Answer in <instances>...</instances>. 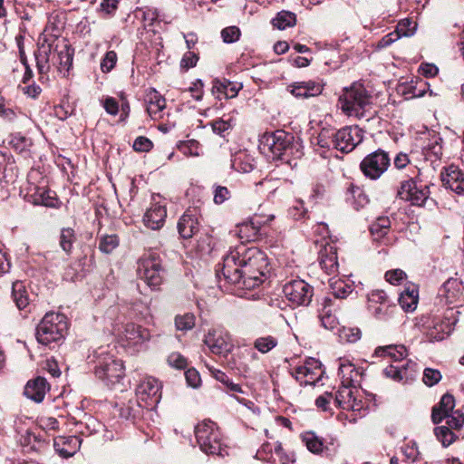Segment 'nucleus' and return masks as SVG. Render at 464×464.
I'll use <instances>...</instances> for the list:
<instances>
[{
	"mask_svg": "<svg viewBox=\"0 0 464 464\" xmlns=\"http://www.w3.org/2000/svg\"><path fill=\"white\" fill-rule=\"evenodd\" d=\"M231 168L237 172L248 173L254 169V160L246 151H237L232 155Z\"/></svg>",
	"mask_w": 464,
	"mask_h": 464,
	"instance_id": "38",
	"label": "nucleus"
},
{
	"mask_svg": "<svg viewBox=\"0 0 464 464\" xmlns=\"http://www.w3.org/2000/svg\"><path fill=\"white\" fill-rule=\"evenodd\" d=\"M283 292L287 300L296 306H307L314 295V287L302 279H295L284 285Z\"/></svg>",
	"mask_w": 464,
	"mask_h": 464,
	"instance_id": "10",
	"label": "nucleus"
},
{
	"mask_svg": "<svg viewBox=\"0 0 464 464\" xmlns=\"http://www.w3.org/2000/svg\"><path fill=\"white\" fill-rule=\"evenodd\" d=\"M119 245V239L116 235H107L101 238L99 248L102 252L111 253Z\"/></svg>",
	"mask_w": 464,
	"mask_h": 464,
	"instance_id": "58",
	"label": "nucleus"
},
{
	"mask_svg": "<svg viewBox=\"0 0 464 464\" xmlns=\"http://www.w3.org/2000/svg\"><path fill=\"white\" fill-rule=\"evenodd\" d=\"M53 52L50 44H42L35 53L36 66L40 74H45L49 72Z\"/></svg>",
	"mask_w": 464,
	"mask_h": 464,
	"instance_id": "32",
	"label": "nucleus"
},
{
	"mask_svg": "<svg viewBox=\"0 0 464 464\" xmlns=\"http://www.w3.org/2000/svg\"><path fill=\"white\" fill-rule=\"evenodd\" d=\"M455 399L452 395L444 394L440 402L433 407L431 413V420L435 424L440 423L445 417L450 412L454 411Z\"/></svg>",
	"mask_w": 464,
	"mask_h": 464,
	"instance_id": "28",
	"label": "nucleus"
},
{
	"mask_svg": "<svg viewBox=\"0 0 464 464\" xmlns=\"http://www.w3.org/2000/svg\"><path fill=\"white\" fill-rule=\"evenodd\" d=\"M204 343L212 353L224 357L234 348L229 334L222 329L209 330L205 336Z\"/></svg>",
	"mask_w": 464,
	"mask_h": 464,
	"instance_id": "13",
	"label": "nucleus"
},
{
	"mask_svg": "<svg viewBox=\"0 0 464 464\" xmlns=\"http://www.w3.org/2000/svg\"><path fill=\"white\" fill-rule=\"evenodd\" d=\"M362 140V130L358 127H344L335 130L334 149L342 152L352 151Z\"/></svg>",
	"mask_w": 464,
	"mask_h": 464,
	"instance_id": "16",
	"label": "nucleus"
},
{
	"mask_svg": "<svg viewBox=\"0 0 464 464\" xmlns=\"http://www.w3.org/2000/svg\"><path fill=\"white\" fill-rule=\"evenodd\" d=\"M390 165L389 154L382 150H377L362 160L360 169L366 178L375 180L388 169Z\"/></svg>",
	"mask_w": 464,
	"mask_h": 464,
	"instance_id": "9",
	"label": "nucleus"
},
{
	"mask_svg": "<svg viewBox=\"0 0 464 464\" xmlns=\"http://www.w3.org/2000/svg\"><path fill=\"white\" fill-rule=\"evenodd\" d=\"M147 112L154 120L163 117V110L166 107L165 99L155 90L150 91L147 95Z\"/></svg>",
	"mask_w": 464,
	"mask_h": 464,
	"instance_id": "29",
	"label": "nucleus"
},
{
	"mask_svg": "<svg viewBox=\"0 0 464 464\" xmlns=\"http://www.w3.org/2000/svg\"><path fill=\"white\" fill-rule=\"evenodd\" d=\"M241 88V83L232 82L225 79H216L213 82L212 92L214 94H217V98L219 100L221 99V95L226 99H229L236 97Z\"/></svg>",
	"mask_w": 464,
	"mask_h": 464,
	"instance_id": "30",
	"label": "nucleus"
},
{
	"mask_svg": "<svg viewBox=\"0 0 464 464\" xmlns=\"http://www.w3.org/2000/svg\"><path fill=\"white\" fill-rule=\"evenodd\" d=\"M248 263H219L216 269L218 277L223 276L226 282L235 286V294L239 297L256 300L259 298L258 292L247 293V290H255L267 279L264 271H254L246 274L243 270Z\"/></svg>",
	"mask_w": 464,
	"mask_h": 464,
	"instance_id": "1",
	"label": "nucleus"
},
{
	"mask_svg": "<svg viewBox=\"0 0 464 464\" xmlns=\"http://www.w3.org/2000/svg\"><path fill=\"white\" fill-rule=\"evenodd\" d=\"M459 314L454 307H447L445 310L436 308L430 314L416 317L414 324L430 342H439L451 334L459 320Z\"/></svg>",
	"mask_w": 464,
	"mask_h": 464,
	"instance_id": "2",
	"label": "nucleus"
},
{
	"mask_svg": "<svg viewBox=\"0 0 464 464\" xmlns=\"http://www.w3.org/2000/svg\"><path fill=\"white\" fill-rule=\"evenodd\" d=\"M290 92L296 98L317 96L323 92V85L314 81L299 82L288 87Z\"/></svg>",
	"mask_w": 464,
	"mask_h": 464,
	"instance_id": "26",
	"label": "nucleus"
},
{
	"mask_svg": "<svg viewBox=\"0 0 464 464\" xmlns=\"http://www.w3.org/2000/svg\"><path fill=\"white\" fill-rule=\"evenodd\" d=\"M78 426L79 431L86 436L96 433L102 428V424L97 419L92 416L86 417L85 421H81Z\"/></svg>",
	"mask_w": 464,
	"mask_h": 464,
	"instance_id": "52",
	"label": "nucleus"
},
{
	"mask_svg": "<svg viewBox=\"0 0 464 464\" xmlns=\"http://www.w3.org/2000/svg\"><path fill=\"white\" fill-rule=\"evenodd\" d=\"M372 96L362 83L346 88L339 98L343 111L349 117L362 119L372 104Z\"/></svg>",
	"mask_w": 464,
	"mask_h": 464,
	"instance_id": "4",
	"label": "nucleus"
},
{
	"mask_svg": "<svg viewBox=\"0 0 464 464\" xmlns=\"http://www.w3.org/2000/svg\"><path fill=\"white\" fill-rule=\"evenodd\" d=\"M396 309L392 301L384 302L382 304L368 307L371 314L378 320H387L392 316Z\"/></svg>",
	"mask_w": 464,
	"mask_h": 464,
	"instance_id": "45",
	"label": "nucleus"
},
{
	"mask_svg": "<svg viewBox=\"0 0 464 464\" xmlns=\"http://www.w3.org/2000/svg\"><path fill=\"white\" fill-rule=\"evenodd\" d=\"M374 354L382 357H389L394 362H399L406 357L407 350L403 345L380 346L375 349Z\"/></svg>",
	"mask_w": 464,
	"mask_h": 464,
	"instance_id": "39",
	"label": "nucleus"
},
{
	"mask_svg": "<svg viewBox=\"0 0 464 464\" xmlns=\"http://www.w3.org/2000/svg\"><path fill=\"white\" fill-rule=\"evenodd\" d=\"M179 150L186 156L198 157L200 155L199 143L195 140L180 142Z\"/></svg>",
	"mask_w": 464,
	"mask_h": 464,
	"instance_id": "55",
	"label": "nucleus"
},
{
	"mask_svg": "<svg viewBox=\"0 0 464 464\" xmlns=\"http://www.w3.org/2000/svg\"><path fill=\"white\" fill-rule=\"evenodd\" d=\"M81 440L76 436L60 437L54 440L53 447L63 458L72 457L80 448Z\"/></svg>",
	"mask_w": 464,
	"mask_h": 464,
	"instance_id": "27",
	"label": "nucleus"
},
{
	"mask_svg": "<svg viewBox=\"0 0 464 464\" xmlns=\"http://www.w3.org/2000/svg\"><path fill=\"white\" fill-rule=\"evenodd\" d=\"M138 276L148 285L157 287L162 283V268L160 263H141Z\"/></svg>",
	"mask_w": 464,
	"mask_h": 464,
	"instance_id": "21",
	"label": "nucleus"
},
{
	"mask_svg": "<svg viewBox=\"0 0 464 464\" xmlns=\"http://www.w3.org/2000/svg\"><path fill=\"white\" fill-rule=\"evenodd\" d=\"M322 374L321 363L314 358L308 359L303 365L295 367L292 372V376L301 385H315Z\"/></svg>",
	"mask_w": 464,
	"mask_h": 464,
	"instance_id": "15",
	"label": "nucleus"
},
{
	"mask_svg": "<svg viewBox=\"0 0 464 464\" xmlns=\"http://www.w3.org/2000/svg\"><path fill=\"white\" fill-rule=\"evenodd\" d=\"M338 370L339 376L341 378V383L346 385H355L358 382L360 372L348 359H339Z\"/></svg>",
	"mask_w": 464,
	"mask_h": 464,
	"instance_id": "31",
	"label": "nucleus"
},
{
	"mask_svg": "<svg viewBox=\"0 0 464 464\" xmlns=\"http://www.w3.org/2000/svg\"><path fill=\"white\" fill-rule=\"evenodd\" d=\"M208 370L211 372L212 376L217 381L225 384L229 391L238 392V393L243 392L241 386L237 383H234L224 372L215 369L213 367H208Z\"/></svg>",
	"mask_w": 464,
	"mask_h": 464,
	"instance_id": "50",
	"label": "nucleus"
},
{
	"mask_svg": "<svg viewBox=\"0 0 464 464\" xmlns=\"http://www.w3.org/2000/svg\"><path fill=\"white\" fill-rule=\"evenodd\" d=\"M434 434L439 441L441 442L442 446L448 447L452 444L458 438L455 433V430L446 426L441 425L438 426L434 429Z\"/></svg>",
	"mask_w": 464,
	"mask_h": 464,
	"instance_id": "46",
	"label": "nucleus"
},
{
	"mask_svg": "<svg viewBox=\"0 0 464 464\" xmlns=\"http://www.w3.org/2000/svg\"><path fill=\"white\" fill-rule=\"evenodd\" d=\"M399 304L405 312L416 309L419 301V291L415 285L406 287L398 298Z\"/></svg>",
	"mask_w": 464,
	"mask_h": 464,
	"instance_id": "37",
	"label": "nucleus"
},
{
	"mask_svg": "<svg viewBox=\"0 0 464 464\" xmlns=\"http://www.w3.org/2000/svg\"><path fill=\"white\" fill-rule=\"evenodd\" d=\"M419 372L420 368L417 362L411 360L407 361V362L401 366L391 364L383 370V373L387 378L395 382H403L414 380Z\"/></svg>",
	"mask_w": 464,
	"mask_h": 464,
	"instance_id": "18",
	"label": "nucleus"
},
{
	"mask_svg": "<svg viewBox=\"0 0 464 464\" xmlns=\"http://www.w3.org/2000/svg\"><path fill=\"white\" fill-rule=\"evenodd\" d=\"M429 188H418L415 181L411 179L401 183L398 190V196L406 201H410L412 205L422 206L429 198Z\"/></svg>",
	"mask_w": 464,
	"mask_h": 464,
	"instance_id": "17",
	"label": "nucleus"
},
{
	"mask_svg": "<svg viewBox=\"0 0 464 464\" xmlns=\"http://www.w3.org/2000/svg\"><path fill=\"white\" fill-rule=\"evenodd\" d=\"M161 385L153 377L144 378L136 388V396L140 407L154 409L161 399Z\"/></svg>",
	"mask_w": 464,
	"mask_h": 464,
	"instance_id": "8",
	"label": "nucleus"
},
{
	"mask_svg": "<svg viewBox=\"0 0 464 464\" xmlns=\"http://www.w3.org/2000/svg\"><path fill=\"white\" fill-rule=\"evenodd\" d=\"M278 343L277 338L273 335L260 336L254 342V347L261 353H267Z\"/></svg>",
	"mask_w": 464,
	"mask_h": 464,
	"instance_id": "51",
	"label": "nucleus"
},
{
	"mask_svg": "<svg viewBox=\"0 0 464 464\" xmlns=\"http://www.w3.org/2000/svg\"><path fill=\"white\" fill-rule=\"evenodd\" d=\"M335 141V130L324 128L317 137V143L322 148H334Z\"/></svg>",
	"mask_w": 464,
	"mask_h": 464,
	"instance_id": "53",
	"label": "nucleus"
},
{
	"mask_svg": "<svg viewBox=\"0 0 464 464\" xmlns=\"http://www.w3.org/2000/svg\"><path fill=\"white\" fill-rule=\"evenodd\" d=\"M195 435L200 450L206 454L221 455L224 442L217 424L203 420L195 427Z\"/></svg>",
	"mask_w": 464,
	"mask_h": 464,
	"instance_id": "7",
	"label": "nucleus"
},
{
	"mask_svg": "<svg viewBox=\"0 0 464 464\" xmlns=\"http://www.w3.org/2000/svg\"><path fill=\"white\" fill-rule=\"evenodd\" d=\"M444 420H446V426L455 430H460L464 425V414L459 410L448 414Z\"/></svg>",
	"mask_w": 464,
	"mask_h": 464,
	"instance_id": "56",
	"label": "nucleus"
},
{
	"mask_svg": "<svg viewBox=\"0 0 464 464\" xmlns=\"http://www.w3.org/2000/svg\"><path fill=\"white\" fill-rule=\"evenodd\" d=\"M441 138L434 136L425 148V156L430 161L440 160L442 156Z\"/></svg>",
	"mask_w": 464,
	"mask_h": 464,
	"instance_id": "47",
	"label": "nucleus"
},
{
	"mask_svg": "<svg viewBox=\"0 0 464 464\" xmlns=\"http://www.w3.org/2000/svg\"><path fill=\"white\" fill-rule=\"evenodd\" d=\"M318 247V261H337V248L329 242L316 241Z\"/></svg>",
	"mask_w": 464,
	"mask_h": 464,
	"instance_id": "44",
	"label": "nucleus"
},
{
	"mask_svg": "<svg viewBox=\"0 0 464 464\" xmlns=\"http://www.w3.org/2000/svg\"><path fill=\"white\" fill-rule=\"evenodd\" d=\"M328 281L332 294L335 298H346L353 292V285L341 277L332 276Z\"/></svg>",
	"mask_w": 464,
	"mask_h": 464,
	"instance_id": "41",
	"label": "nucleus"
},
{
	"mask_svg": "<svg viewBox=\"0 0 464 464\" xmlns=\"http://www.w3.org/2000/svg\"><path fill=\"white\" fill-rule=\"evenodd\" d=\"M72 58L73 51L67 44H63L59 50L56 49V54L53 55L52 64L63 76H66L72 65Z\"/></svg>",
	"mask_w": 464,
	"mask_h": 464,
	"instance_id": "23",
	"label": "nucleus"
},
{
	"mask_svg": "<svg viewBox=\"0 0 464 464\" xmlns=\"http://www.w3.org/2000/svg\"><path fill=\"white\" fill-rule=\"evenodd\" d=\"M266 255L257 247H246L241 245L231 251L223 261H266Z\"/></svg>",
	"mask_w": 464,
	"mask_h": 464,
	"instance_id": "22",
	"label": "nucleus"
},
{
	"mask_svg": "<svg viewBox=\"0 0 464 464\" xmlns=\"http://www.w3.org/2000/svg\"><path fill=\"white\" fill-rule=\"evenodd\" d=\"M175 327L178 331L187 332L194 328L196 317L192 313L178 314L175 316Z\"/></svg>",
	"mask_w": 464,
	"mask_h": 464,
	"instance_id": "49",
	"label": "nucleus"
},
{
	"mask_svg": "<svg viewBox=\"0 0 464 464\" xmlns=\"http://www.w3.org/2000/svg\"><path fill=\"white\" fill-rule=\"evenodd\" d=\"M274 216H269L266 219L262 217L254 216L251 218L242 222L237 226L238 237L246 242H255L260 240L264 234L261 230L262 227L271 221Z\"/></svg>",
	"mask_w": 464,
	"mask_h": 464,
	"instance_id": "14",
	"label": "nucleus"
},
{
	"mask_svg": "<svg viewBox=\"0 0 464 464\" xmlns=\"http://www.w3.org/2000/svg\"><path fill=\"white\" fill-rule=\"evenodd\" d=\"M391 229V221L388 217H379L370 227L371 234L374 240L390 243L386 237Z\"/></svg>",
	"mask_w": 464,
	"mask_h": 464,
	"instance_id": "36",
	"label": "nucleus"
},
{
	"mask_svg": "<svg viewBox=\"0 0 464 464\" xmlns=\"http://www.w3.org/2000/svg\"><path fill=\"white\" fill-rule=\"evenodd\" d=\"M198 229V219L189 212L184 213L178 222V230L183 238H191Z\"/></svg>",
	"mask_w": 464,
	"mask_h": 464,
	"instance_id": "33",
	"label": "nucleus"
},
{
	"mask_svg": "<svg viewBox=\"0 0 464 464\" xmlns=\"http://www.w3.org/2000/svg\"><path fill=\"white\" fill-rule=\"evenodd\" d=\"M213 196L214 203L221 205L230 198L231 193L227 187L217 185L214 186Z\"/></svg>",
	"mask_w": 464,
	"mask_h": 464,
	"instance_id": "61",
	"label": "nucleus"
},
{
	"mask_svg": "<svg viewBox=\"0 0 464 464\" xmlns=\"http://www.w3.org/2000/svg\"><path fill=\"white\" fill-rule=\"evenodd\" d=\"M355 385H346L341 383V386L334 396V403L336 406L343 410H356L359 404L356 402L354 396Z\"/></svg>",
	"mask_w": 464,
	"mask_h": 464,
	"instance_id": "25",
	"label": "nucleus"
},
{
	"mask_svg": "<svg viewBox=\"0 0 464 464\" xmlns=\"http://www.w3.org/2000/svg\"><path fill=\"white\" fill-rule=\"evenodd\" d=\"M12 295L14 301L19 309H24L28 305V295L21 282L17 281L13 283Z\"/></svg>",
	"mask_w": 464,
	"mask_h": 464,
	"instance_id": "48",
	"label": "nucleus"
},
{
	"mask_svg": "<svg viewBox=\"0 0 464 464\" xmlns=\"http://www.w3.org/2000/svg\"><path fill=\"white\" fill-rule=\"evenodd\" d=\"M322 309L319 314L321 325L327 330H334L337 328L339 322L335 315L332 314L331 306L333 300L330 297H324L321 303Z\"/></svg>",
	"mask_w": 464,
	"mask_h": 464,
	"instance_id": "34",
	"label": "nucleus"
},
{
	"mask_svg": "<svg viewBox=\"0 0 464 464\" xmlns=\"http://www.w3.org/2000/svg\"><path fill=\"white\" fill-rule=\"evenodd\" d=\"M294 136L282 130L265 133L260 140V148L265 153H271L274 159L289 160V157L300 154L293 143Z\"/></svg>",
	"mask_w": 464,
	"mask_h": 464,
	"instance_id": "5",
	"label": "nucleus"
},
{
	"mask_svg": "<svg viewBox=\"0 0 464 464\" xmlns=\"http://www.w3.org/2000/svg\"><path fill=\"white\" fill-rule=\"evenodd\" d=\"M429 88V83L423 80L417 78L400 86L401 92L408 99L418 98L423 96Z\"/></svg>",
	"mask_w": 464,
	"mask_h": 464,
	"instance_id": "35",
	"label": "nucleus"
},
{
	"mask_svg": "<svg viewBox=\"0 0 464 464\" xmlns=\"http://www.w3.org/2000/svg\"><path fill=\"white\" fill-rule=\"evenodd\" d=\"M150 337L149 329L133 323L125 324L121 335L124 345L132 349L133 352H140L146 348Z\"/></svg>",
	"mask_w": 464,
	"mask_h": 464,
	"instance_id": "12",
	"label": "nucleus"
},
{
	"mask_svg": "<svg viewBox=\"0 0 464 464\" xmlns=\"http://www.w3.org/2000/svg\"><path fill=\"white\" fill-rule=\"evenodd\" d=\"M9 144L11 147L18 152H23L31 146V141L21 134L12 135Z\"/></svg>",
	"mask_w": 464,
	"mask_h": 464,
	"instance_id": "59",
	"label": "nucleus"
},
{
	"mask_svg": "<svg viewBox=\"0 0 464 464\" xmlns=\"http://www.w3.org/2000/svg\"><path fill=\"white\" fill-rule=\"evenodd\" d=\"M89 359V362L93 364L95 376L108 387L113 388L123 380V362L111 353L109 346L99 347Z\"/></svg>",
	"mask_w": 464,
	"mask_h": 464,
	"instance_id": "3",
	"label": "nucleus"
},
{
	"mask_svg": "<svg viewBox=\"0 0 464 464\" xmlns=\"http://www.w3.org/2000/svg\"><path fill=\"white\" fill-rule=\"evenodd\" d=\"M368 300V307L382 304V303H386L391 301L386 295V293L382 290H373L367 295Z\"/></svg>",
	"mask_w": 464,
	"mask_h": 464,
	"instance_id": "63",
	"label": "nucleus"
},
{
	"mask_svg": "<svg viewBox=\"0 0 464 464\" xmlns=\"http://www.w3.org/2000/svg\"><path fill=\"white\" fill-rule=\"evenodd\" d=\"M302 441L307 450L314 454H320L324 450V440L314 431H305L301 435Z\"/></svg>",
	"mask_w": 464,
	"mask_h": 464,
	"instance_id": "43",
	"label": "nucleus"
},
{
	"mask_svg": "<svg viewBox=\"0 0 464 464\" xmlns=\"http://www.w3.org/2000/svg\"><path fill=\"white\" fill-rule=\"evenodd\" d=\"M462 295L461 282L458 278H449L439 289L435 299L437 308L445 310L447 307H454L457 310V303Z\"/></svg>",
	"mask_w": 464,
	"mask_h": 464,
	"instance_id": "11",
	"label": "nucleus"
},
{
	"mask_svg": "<svg viewBox=\"0 0 464 464\" xmlns=\"http://www.w3.org/2000/svg\"><path fill=\"white\" fill-rule=\"evenodd\" d=\"M273 26L278 30L293 27L296 24V15L290 11L282 10L271 21Z\"/></svg>",
	"mask_w": 464,
	"mask_h": 464,
	"instance_id": "42",
	"label": "nucleus"
},
{
	"mask_svg": "<svg viewBox=\"0 0 464 464\" xmlns=\"http://www.w3.org/2000/svg\"><path fill=\"white\" fill-rule=\"evenodd\" d=\"M49 389L50 386L44 377H36L26 383L24 394L28 399L39 403L44 401L45 393Z\"/></svg>",
	"mask_w": 464,
	"mask_h": 464,
	"instance_id": "24",
	"label": "nucleus"
},
{
	"mask_svg": "<svg viewBox=\"0 0 464 464\" xmlns=\"http://www.w3.org/2000/svg\"><path fill=\"white\" fill-rule=\"evenodd\" d=\"M68 330L67 317L59 313H47L36 327L35 336L38 343L50 345L64 338Z\"/></svg>",
	"mask_w": 464,
	"mask_h": 464,
	"instance_id": "6",
	"label": "nucleus"
},
{
	"mask_svg": "<svg viewBox=\"0 0 464 464\" xmlns=\"http://www.w3.org/2000/svg\"><path fill=\"white\" fill-rule=\"evenodd\" d=\"M57 198L50 194L49 191H39L35 195L34 204L43 205L45 207H55Z\"/></svg>",
	"mask_w": 464,
	"mask_h": 464,
	"instance_id": "62",
	"label": "nucleus"
},
{
	"mask_svg": "<svg viewBox=\"0 0 464 464\" xmlns=\"http://www.w3.org/2000/svg\"><path fill=\"white\" fill-rule=\"evenodd\" d=\"M75 240V234L73 229L67 227L63 228L60 235V246L65 253H70L72 244Z\"/></svg>",
	"mask_w": 464,
	"mask_h": 464,
	"instance_id": "54",
	"label": "nucleus"
},
{
	"mask_svg": "<svg viewBox=\"0 0 464 464\" xmlns=\"http://www.w3.org/2000/svg\"><path fill=\"white\" fill-rule=\"evenodd\" d=\"M166 217L167 210L165 205L160 201H156V197H152L150 207L143 217L144 225L153 230L160 229L163 227Z\"/></svg>",
	"mask_w": 464,
	"mask_h": 464,
	"instance_id": "19",
	"label": "nucleus"
},
{
	"mask_svg": "<svg viewBox=\"0 0 464 464\" xmlns=\"http://www.w3.org/2000/svg\"><path fill=\"white\" fill-rule=\"evenodd\" d=\"M347 200L353 206L354 209L359 210L369 203V198L363 190L353 184H350L347 190Z\"/></svg>",
	"mask_w": 464,
	"mask_h": 464,
	"instance_id": "40",
	"label": "nucleus"
},
{
	"mask_svg": "<svg viewBox=\"0 0 464 464\" xmlns=\"http://www.w3.org/2000/svg\"><path fill=\"white\" fill-rule=\"evenodd\" d=\"M416 30V23L412 22L410 19L401 20L395 30L396 33H400V37L401 36H411Z\"/></svg>",
	"mask_w": 464,
	"mask_h": 464,
	"instance_id": "64",
	"label": "nucleus"
},
{
	"mask_svg": "<svg viewBox=\"0 0 464 464\" xmlns=\"http://www.w3.org/2000/svg\"><path fill=\"white\" fill-rule=\"evenodd\" d=\"M440 176L442 184L446 188L459 195L464 194V172L457 166L450 165L445 168Z\"/></svg>",
	"mask_w": 464,
	"mask_h": 464,
	"instance_id": "20",
	"label": "nucleus"
},
{
	"mask_svg": "<svg viewBox=\"0 0 464 464\" xmlns=\"http://www.w3.org/2000/svg\"><path fill=\"white\" fill-rule=\"evenodd\" d=\"M235 123V119L229 115L227 119L221 118L213 121L211 127L215 133L222 135L226 130L231 129Z\"/></svg>",
	"mask_w": 464,
	"mask_h": 464,
	"instance_id": "57",
	"label": "nucleus"
},
{
	"mask_svg": "<svg viewBox=\"0 0 464 464\" xmlns=\"http://www.w3.org/2000/svg\"><path fill=\"white\" fill-rule=\"evenodd\" d=\"M442 378V375L439 370L433 368H426L423 371V382L427 386H433L437 384Z\"/></svg>",
	"mask_w": 464,
	"mask_h": 464,
	"instance_id": "60",
	"label": "nucleus"
}]
</instances>
